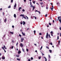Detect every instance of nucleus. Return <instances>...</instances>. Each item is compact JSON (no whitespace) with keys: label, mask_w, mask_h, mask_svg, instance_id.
I'll return each mask as SVG.
<instances>
[{"label":"nucleus","mask_w":61,"mask_h":61,"mask_svg":"<svg viewBox=\"0 0 61 61\" xmlns=\"http://www.w3.org/2000/svg\"><path fill=\"white\" fill-rule=\"evenodd\" d=\"M33 4H35L36 2L35 1H33Z\"/></svg>","instance_id":"obj_33"},{"label":"nucleus","mask_w":61,"mask_h":61,"mask_svg":"<svg viewBox=\"0 0 61 61\" xmlns=\"http://www.w3.org/2000/svg\"><path fill=\"white\" fill-rule=\"evenodd\" d=\"M33 17H35V19H36V17L35 16H34Z\"/></svg>","instance_id":"obj_36"},{"label":"nucleus","mask_w":61,"mask_h":61,"mask_svg":"<svg viewBox=\"0 0 61 61\" xmlns=\"http://www.w3.org/2000/svg\"><path fill=\"white\" fill-rule=\"evenodd\" d=\"M60 41H58V44L59 45H60Z\"/></svg>","instance_id":"obj_21"},{"label":"nucleus","mask_w":61,"mask_h":61,"mask_svg":"<svg viewBox=\"0 0 61 61\" xmlns=\"http://www.w3.org/2000/svg\"><path fill=\"white\" fill-rule=\"evenodd\" d=\"M8 8H11V6L10 5L9 6Z\"/></svg>","instance_id":"obj_34"},{"label":"nucleus","mask_w":61,"mask_h":61,"mask_svg":"<svg viewBox=\"0 0 61 61\" xmlns=\"http://www.w3.org/2000/svg\"><path fill=\"white\" fill-rule=\"evenodd\" d=\"M16 15L15 14H14V17H15V18H16Z\"/></svg>","instance_id":"obj_9"},{"label":"nucleus","mask_w":61,"mask_h":61,"mask_svg":"<svg viewBox=\"0 0 61 61\" xmlns=\"http://www.w3.org/2000/svg\"><path fill=\"white\" fill-rule=\"evenodd\" d=\"M59 39V36H58L57 37V40Z\"/></svg>","instance_id":"obj_27"},{"label":"nucleus","mask_w":61,"mask_h":61,"mask_svg":"<svg viewBox=\"0 0 61 61\" xmlns=\"http://www.w3.org/2000/svg\"><path fill=\"white\" fill-rule=\"evenodd\" d=\"M46 8L47 9H48V7H46Z\"/></svg>","instance_id":"obj_49"},{"label":"nucleus","mask_w":61,"mask_h":61,"mask_svg":"<svg viewBox=\"0 0 61 61\" xmlns=\"http://www.w3.org/2000/svg\"><path fill=\"white\" fill-rule=\"evenodd\" d=\"M36 12H38V11H37V10H36Z\"/></svg>","instance_id":"obj_62"},{"label":"nucleus","mask_w":61,"mask_h":61,"mask_svg":"<svg viewBox=\"0 0 61 61\" xmlns=\"http://www.w3.org/2000/svg\"><path fill=\"white\" fill-rule=\"evenodd\" d=\"M50 44L51 45H53V44L51 42L50 43Z\"/></svg>","instance_id":"obj_31"},{"label":"nucleus","mask_w":61,"mask_h":61,"mask_svg":"<svg viewBox=\"0 0 61 61\" xmlns=\"http://www.w3.org/2000/svg\"><path fill=\"white\" fill-rule=\"evenodd\" d=\"M58 18L60 22V23H61V17L60 18V16H59L58 17Z\"/></svg>","instance_id":"obj_2"},{"label":"nucleus","mask_w":61,"mask_h":61,"mask_svg":"<svg viewBox=\"0 0 61 61\" xmlns=\"http://www.w3.org/2000/svg\"><path fill=\"white\" fill-rule=\"evenodd\" d=\"M42 56H44V54H43V53H42Z\"/></svg>","instance_id":"obj_53"},{"label":"nucleus","mask_w":61,"mask_h":61,"mask_svg":"<svg viewBox=\"0 0 61 61\" xmlns=\"http://www.w3.org/2000/svg\"><path fill=\"white\" fill-rule=\"evenodd\" d=\"M4 48H5V46L4 45Z\"/></svg>","instance_id":"obj_63"},{"label":"nucleus","mask_w":61,"mask_h":61,"mask_svg":"<svg viewBox=\"0 0 61 61\" xmlns=\"http://www.w3.org/2000/svg\"><path fill=\"white\" fill-rule=\"evenodd\" d=\"M3 15H4V12H3Z\"/></svg>","instance_id":"obj_58"},{"label":"nucleus","mask_w":61,"mask_h":61,"mask_svg":"<svg viewBox=\"0 0 61 61\" xmlns=\"http://www.w3.org/2000/svg\"><path fill=\"white\" fill-rule=\"evenodd\" d=\"M21 52L20 51H19V52H18V53L19 54H20V53H21Z\"/></svg>","instance_id":"obj_13"},{"label":"nucleus","mask_w":61,"mask_h":61,"mask_svg":"<svg viewBox=\"0 0 61 61\" xmlns=\"http://www.w3.org/2000/svg\"><path fill=\"white\" fill-rule=\"evenodd\" d=\"M20 46H22V47H23V44L21 43H20Z\"/></svg>","instance_id":"obj_7"},{"label":"nucleus","mask_w":61,"mask_h":61,"mask_svg":"<svg viewBox=\"0 0 61 61\" xmlns=\"http://www.w3.org/2000/svg\"><path fill=\"white\" fill-rule=\"evenodd\" d=\"M35 7L34 6L33 7V10H34V9H35Z\"/></svg>","instance_id":"obj_18"},{"label":"nucleus","mask_w":61,"mask_h":61,"mask_svg":"<svg viewBox=\"0 0 61 61\" xmlns=\"http://www.w3.org/2000/svg\"><path fill=\"white\" fill-rule=\"evenodd\" d=\"M20 24L21 25H22V24H23V22H20Z\"/></svg>","instance_id":"obj_37"},{"label":"nucleus","mask_w":61,"mask_h":61,"mask_svg":"<svg viewBox=\"0 0 61 61\" xmlns=\"http://www.w3.org/2000/svg\"><path fill=\"white\" fill-rule=\"evenodd\" d=\"M46 47L48 49H49V48L48 47V46H46Z\"/></svg>","instance_id":"obj_40"},{"label":"nucleus","mask_w":61,"mask_h":61,"mask_svg":"<svg viewBox=\"0 0 61 61\" xmlns=\"http://www.w3.org/2000/svg\"><path fill=\"white\" fill-rule=\"evenodd\" d=\"M38 12V13H39V14H40V11H39Z\"/></svg>","instance_id":"obj_57"},{"label":"nucleus","mask_w":61,"mask_h":61,"mask_svg":"<svg viewBox=\"0 0 61 61\" xmlns=\"http://www.w3.org/2000/svg\"><path fill=\"white\" fill-rule=\"evenodd\" d=\"M21 40H24V38H22L21 39Z\"/></svg>","instance_id":"obj_15"},{"label":"nucleus","mask_w":61,"mask_h":61,"mask_svg":"<svg viewBox=\"0 0 61 61\" xmlns=\"http://www.w3.org/2000/svg\"><path fill=\"white\" fill-rule=\"evenodd\" d=\"M25 16H26V17H27V19H28V17H27V16L26 15Z\"/></svg>","instance_id":"obj_44"},{"label":"nucleus","mask_w":61,"mask_h":61,"mask_svg":"<svg viewBox=\"0 0 61 61\" xmlns=\"http://www.w3.org/2000/svg\"><path fill=\"white\" fill-rule=\"evenodd\" d=\"M12 27L13 28H14V25H12Z\"/></svg>","instance_id":"obj_52"},{"label":"nucleus","mask_w":61,"mask_h":61,"mask_svg":"<svg viewBox=\"0 0 61 61\" xmlns=\"http://www.w3.org/2000/svg\"><path fill=\"white\" fill-rule=\"evenodd\" d=\"M10 33L11 34H12V35L14 34V32H10Z\"/></svg>","instance_id":"obj_5"},{"label":"nucleus","mask_w":61,"mask_h":61,"mask_svg":"<svg viewBox=\"0 0 61 61\" xmlns=\"http://www.w3.org/2000/svg\"><path fill=\"white\" fill-rule=\"evenodd\" d=\"M17 60H18L19 61H20V59L19 58H17Z\"/></svg>","instance_id":"obj_19"},{"label":"nucleus","mask_w":61,"mask_h":61,"mask_svg":"<svg viewBox=\"0 0 61 61\" xmlns=\"http://www.w3.org/2000/svg\"><path fill=\"white\" fill-rule=\"evenodd\" d=\"M4 50L5 52V53L6 52V51H5V49Z\"/></svg>","instance_id":"obj_56"},{"label":"nucleus","mask_w":61,"mask_h":61,"mask_svg":"<svg viewBox=\"0 0 61 61\" xmlns=\"http://www.w3.org/2000/svg\"><path fill=\"white\" fill-rule=\"evenodd\" d=\"M49 51L50 52V53H52V50H49Z\"/></svg>","instance_id":"obj_17"},{"label":"nucleus","mask_w":61,"mask_h":61,"mask_svg":"<svg viewBox=\"0 0 61 61\" xmlns=\"http://www.w3.org/2000/svg\"><path fill=\"white\" fill-rule=\"evenodd\" d=\"M16 57H19V55H16Z\"/></svg>","instance_id":"obj_22"},{"label":"nucleus","mask_w":61,"mask_h":61,"mask_svg":"<svg viewBox=\"0 0 61 61\" xmlns=\"http://www.w3.org/2000/svg\"><path fill=\"white\" fill-rule=\"evenodd\" d=\"M59 29H60V30H61V27H60Z\"/></svg>","instance_id":"obj_54"},{"label":"nucleus","mask_w":61,"mask_h":61,"mask_svg":"<svg viewBox=\"0 0 61 61\" xmlns=\"http://www.w3.org/2000/svg\"><path fill=\"white\" fill-rule=\"evenodd\" d=\"M28 61H31V60H30V59H28Z\"/></svg>","instance_id":"obj_51"},{"label":"nucleus","mask_w":61,"mask_h":61,"mask_svg":"<svg viewBox=\"0 0 61 61\" xmlns=\"http://www.w3.org/2000/svg\"><path fill=\"white\" fill-rule=\"evenodd\" d=\"M14 7L15 8L16 7V3L15 4L14 6Z\"/></svg>","instance_id":"obj_8"},{"label":"nucleus","mask_w":61,"mask_h":61,"mask_svg":"<svg viewBox=\"0 0 61 61\" xmlns=\"http://www.w3.org/2000/svg\"><path fill=\"white\" fill-rule=\"evenodd\" d=\"M6 21H7V20H6V18L5 19V20H4V22H6Z\"/></svg>","instance_id":"obj_12"},{"label":"nucleus","mask_w":61,"mask_h":61,"mask_svg":"<svg viewBox=\"0 0 61 61\" xmlns=\"http://www.w3.org/2000/svg\"><path fill=\"white\" fill-rule=\"evenodd\" d=\"M47 61V59H46V58L45 59V61Z\"/></svg>","instance_id":"obj_61"},{"label":"nucleus","mask_w":61,"mask_h":61,"mask_svg":"<svg viewBox=\"0 0 61 61\" xmlns=\"http://www.w3.org/2000/svg\"><path fill=\"white\" fill-rule=\"evenodd\" d=\"M53 23H55V21H54V20H53Z\"/></svg>","instance_id":"obj_55"},{"label":"nucleus","mask_w":61,"mask_h":61,"mask_svg":"<svg viewBox=\"0 0 61 61\" xmlns=\"http://www.w3.org/2000/svg\"><path fill=\"white\" fill-rule=\"evenodd\" d=\"M2 49H3V50H5V49H4V47H2Z\"/></svg>","instance_id":"obj_42"},{"label":"nucleus","mask_w":61,"mask_h":61,"mask_svg":"<svg viewBox=\"0 0 61 61\" xmlns=\"http://www.w3.org/2000/svg\"><path fill=\"white\" fill-rule=\"evenodd\" d=\"M52 8H53L54 9V7H53V5L52 6Z\"/></svg>","instance_id":"obj_59"},{"label":"nucleus","mask_w":61,"mask_h":61,"mask_svg":"<svg viewBox=\"0 0 61 61\" xmlns=\"http://www.w3.org/2000/svg\"><path fill=\"white\" fill-rule=\"evenodd\" d=\"M30 5H32V3H31V2H30Z\"/></svg>","instance_id":"obj_50"},{"label":"nucleus","mask_w":61,"mask_h":61,"mask_svg":"<svg viewBox=\"0 0 61 61\" xmlns=\"http://www.w3.org/2000/svg\"><path fill=\"white\" fill-rule=\"evenodd\" d=\"M21 42H23V40H21Z\"/></svg>","instance_id":"obj_60"},{"label":"nucleus","mask_w":61,"mask_h":61,"mask_svg":"<svg viewBox=\"0 0 61 61\" xmlns=\"http://www.w3.org/2000/svg\"><path fill=\"white\" fill-rule=\"evenodd\" d=\"M34 34H36V30H35L34 31Z\"/></svg>","instance_id":"obj_28"},{"label":"nucleus","mask_w":61,"mask_h":61,"mask_svg":"<svg viewBox=\"0 0 61 61\" xmlns=\"http://www.w3.org/2000/svg\"><path fill=\"white\" fill-rule=\"evenodd\" d=\"M19 36H20V37H21V36H22L20 34H19Z\"/></svg>","instance_id":"obj_39"},{"label":"nucleus","mask_w":61,"mask_h":61,"mask_svg":"<svg viewBox=\"0 0 61 61\" xmlns=\"http://www.w3.org/2000/svg\"><path fill=\"white\" fill-rule=\"evenodd\" d=\"M47 14H46L45 15V16L46 17V16H47Z\"/></svg>","instance_id":"obj_45"},{"label":"nucleus","mask_w":61,"mask_h":61,"mask_svg":"<svg viewBox=\"0 0 61 61\" xmlns=\"http://www.w3.org/2000/svg\"><path fill=\"white\" fill-rule=\"evenodd\" d=\"M48 57H49V58H50L51 57H50V55H48Z\"/></svg>","instance_id":"obj_20"},{"label":"nucleus","mask_w":61,"mask_h":61,"mask_svg":"<svg viewBox=\"0 0 61 61\" xmlns=\"http://www.w3.org/2000/svg\"><path fill=\"white\" fill-rule=\"evenodd\" d=\"M41 5H42V4H43V2H41L40 3Z\"/></svg>","instance_id":"obj_38"},{"label":"nucleus","mask_w":61,"mask_h":61,"mask_svg":"<svg viewBox=\"0 0 61 61\" xmlns=\"http://www.w3.org/2000/svg\"><path fill=\"white\" fill-rule=\"evenodd\" d=\"M22 51H23V52H25V51H24V49L22 48Z\"/></svg>","instance_id":"obj_43"},{"label":"nucleus","mask_w":61,"mask_h":61,"mask_svg":"<svg viewBox=\"0 0 61 61\" xmlns=\"http://www.w3.org/2000/svg\"><path fill=\"white\" fill-rule=\"evenodd\" d=\"M60 36H61V33H60Z\"/></svg>","instance_id":"obj_64"},{"label":"nucleus","mask_w":61,"mask_h":61,"mask_svg":"<svg viewBox=\"0 0 61 61\" xmlns=\"http://www.w3.org/2000/svg\"><path fill=\"white\" fill-rule=\"evenodd\" d=\"M18 42H17L16 44V46H17V45H18Z\"/></svg>","instance_id":"obj_47"},{"label":"nucleus","mask_w":61,"mask_h":61,"mask_svg":"<svg viewBox=\"0 0 61 61\" xmlns=\"http://www.w3.org/2000/svg\"><path fill=\"white\" fill-rule=\"evenodd\" d=\"M49 38H51V37H50V34L49 35Z\"/></svg>","instance_id":"obj_26"},{"label":"nucleus","mask_w":61,"mask_h":61,"mask_svg":"<svg viewBox=\"0 0 61 61\" xmlns=\"http://www.w3.org/2000/svg\"><path fill=\"white\" fill-rule=\"evenodd\" d=\"M51 34H53V31H51Z\"/></svg>","instance_id":"obj_23"},{"label":"nucleus","mask_w":61,"mask_h":61,"mask_svg":"<svg viewBox=\"0 0 61 61\" xmlns=\"http://www.w3.org/2000/svg\"><path fill=\"white\" fill-rule=\"evenodd\" d=\"M25 10L23 9L22 10V11L23 12H25Z\"/></svg>","instance_id":"obj_30"},{"label":"nucleus","mask_w":61,"mask_h":61,"mask_svg":"<svg viewBox=\"0 0 61 61\" xmlns=\"http://www.w3.org/2000/svg\"><path fill=\"white\" fill-rule=\"evenodd\" d=\"M53 9H54L53 8H52V7L51 8V10L52 11H53Z\"/></svg>","instance_id":"obj_16"},{"label":"nucleus","mask_w":61,"mask_h":61,"mask_svg":"<svg viewBox=\"0 0 61 61\" xmlns=\"http://www.w3.org/2000/svg\"><path fill=\"white\" fill-rule=\"evenodd\" d=\"M23 25H25V22L24 21H23Z\"/></svg>","instance_id":"obj_10"},{"label":"nucleus","mask_w":61,"mask_h":61,"mask_svg":"<svg viewBox=\"0 0 61 61\" xmlns=\"http://www.w3.org/2000/svg\"><path fill=\"white\" fill-rule=\"evenodd\" d=\"M41 56H39L38 57V58L39 59H41Z\"/></svg>","instance_id":"obj_24"},{"label":"nucleus","mask_w":61,"mask_h":61,"mask_svg":"<svg viewBox=\"0 0 61 61\" xmlns=\"http://www.w3.org/2000/svg\"><path fill=\"white\" fill-rule=\"evenodd\" d=\"M49 24L50 25H51V23H49Z\"/></svg>","instance_id":"obj_32"},{"label":"nucleus","mask_w":61,"mask_h":61,"mask_svg":"<svg viewBox=\"0 0 61 61\" xmlns=\"http://www.w3.org/2000/svg\"><path fill=\"white\" fill-rule=\"evenodd\" d=\"M1 58L2 59H5V57L4 56H2L1 57Z\"/></svg>","instance_id":"obj_6"},{"label":"nucleus","mask_w":61,"mask_h":61,"mask_svg":"<svg viewBox=\"0 0 61 61\" xmlns=\"http://www.w3.org/2000/svg\"><path fill=\"white\" fill-rule=\"evenodd\" d=\"M22 34L23 36H25V33H23V32H22Z\"/></svg>","instance_id":"obj_4"},{"label":"nucleus","mask_w":61,"mask_h":61,"mask_svg":"<svg viewBox=\"0 0 61 61\" xmlns=\"http://www.w3.org/2000/svg\"><path fill=\"white\" fill-rule=\"evenodd\" d=\"M26 51L27 52H28V49H26Z\"/></svg>","instance_id":"obj_25"},{"label":"nucleus","mask_w":61,"mask_h":61,"mask_svg":"<svg viewBox=\"0 0 61 61\" xmlns=\"http://www.w3.org/2000/svg\"><path fill=\"white\" fill-rule=\"evenodd\" d=\"M21 8H22L21 7H20L19 8V10H20V11H21V10H20V9H21Z\"/></svg>","instance_id":"obj_11"},{"label":"nucleus","mask_w":61,"mask_h":61,"mask_svg":"<svg viewBox=\"0 0 61 61\" xmlns=\"http://www.w3.org/2000/svg\"><path fill=\"white\" fill-rule=\"evenodd\" d=\"M46 38H48V32L47 33V34L46 36Z\"/></svg>","instance_id":"obj_3"},{"label":"nucleus","mask_w":61,"mask_h":61,"mask_svg":"<svg viewBox=\"0 0 61 61\" xmlns=\"http://www.w3.org/2000/svg\"><path fill=\"white\" fill-rule=\"evenodd\" d=\"M31 18H32V19H33L34 18V17H31Z\"/></svg>","instance_id":"obj_46"},{"label":"nucleus","mask_w":61,"mask_h":61,"mask_svg":"<svg viewBox=\"0 0 61 61\" xmlns=\"http://www.w3.org/2000/svg\"><path fill=\"white\" fill-rule=\"evenodd\" d=\"M11 0V3H13V0Z\"/></svg>","instance_id":"obj_35"},{"label":"nucleus","mask_w":61,"mask_h":61,"mask_svg":"<svg viewBox=\"0 0 61 61\" xmlns=\"http://www.w3.org/2000/svg\"><path fill=\"white\" fill-rule=\"evenodd\" d=\"M31 60H33V58L32 57H31Z\"/></svg>","instance_id":"obj_41"},{"label":"nucleus","mask_w":61,"mask_h":61,"mask_svg":"<svg viewBox=\"0 0 61 61\" xmlns=\"http://www.w3.org/2000/svg\"><path fill=\"white\" fill-rule=\"evenodd\" d=\"M20 16H23V18L24 19H26V17H25V15H23V14H21L20 15Z\"/></svg>","instance_id":"obj_1"},{"label":"nucleus","mask_w":61,"mask_h":61,"mask_svg":"<svg viewBox=\"0 0 61 61\" xmlns=\"http://www.w3.org/2000/svg\"><path fill=\"white\" fill-rule=\"evenodd\" d=\"M0 10H2V8H1L0 9Z\"/></svg>","instance_id":"obj_48"},{"label":"nucleus","mask_w":61,"mask_h":61,"mask_svg":"<svg viewBox=\"0 0 61 61\" xmlns=\"http://www.w3.org/2000/svg\"><path fill=\"white\" fill-rule=\"evenodd\" d=\"M10 48H11V49H13V48H14V46H11L10 47Z\"/></svg>","instance_id":"obj_14"},{"label":"nucleus","mask_w":61,"mask_h":61,"mask_svg":"<svg viewBox=\"0 0 61 61\" xmlns=\"http://www.w3.org/2000/svg\"><path fill=\"white\" fill-rule=\"evenodd\" d=\"M39 35H42V33H39Z\"/></svg>","instance_id":"obj_29"}]
</instances>
